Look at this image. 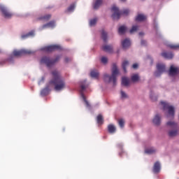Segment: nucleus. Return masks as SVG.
Returning a JSON list of instances; mask_svg holds the SVG:
<instances>
[{
    "mask_svg": "<svg viewBox=\"0 0 179 179\" xmlns=\"http://www.w3.org/2000/svg\"><path fill=\"white\" fill-rule=\"evenodd\" d=\"M52 80L49 81V85L55 86L56 92H62V90L66 88L65 78L61 76V73L58 70H53L52 71Z\"/></svg>",
    "mask_w": 179,
    "mask_h": 179,
    "instance_id": "f257e3e1",
    "label": "nucleus"
},
{
    "mask_svg": "<svg viewBox=\"0 0 179 179\" xmlns=\"http://www.w3.org/2000/svg\"><path fill=\"white\" fill-rule=\"evenodd\" d=\"M120 73V70L117 64L114 63L112 66V74L111 76L107 73L103 74V80L105 83H113V86H117V76Z\"/></svg>",
    "mask_w": 179,
    "mask_h": 179,
    "instance_id": "f03ea898",
    "label": "nucleus"
},
{
    "mask_svg": "<svg viewBox=\"0 0 179 179\" xmlns=\"http://www.w3.org/2000/svg\"><path fill=\"white\" fill-rule=\"evenodd\" d=\"M166 127L168 129V136L169 138H176V136H178L179 127L177 122H174V120H169L166 122Z\"/></svg>",
    "mask_w": 179,
    "mask_h": 179,
    "instance_id": "7ed1b4c3",
    "label": "nucleus"
},
{
    "mask_svg": "<svg viewBox=\"0 0 179 179\" xmlns=\"http://www.w3.org/2000/svg\"><path fill=\"white\" fill-rule=\"evenodd\" d=\"M60 59V55H57L55 59H51L49 57L44 56L41 59V64L45 65L48 68H51L54 66L55 62H58Z\"/></svg>",
    "mask_w": 179,
    "mask_h": 179,
    "instance_id": "20e7f679",
    "label": "nucleus"
},
{
    "mask_svg": "<svg viewBox=\"0 0 179 179\" xmlns=\"http://www.w3.org/2000/svg\"><path fill=\"white\" fill-rule=\"evenodd\" d=\"M80 93L81 98L83 99V101L85 103L87 108L90 109V103H89V101L86 100V97L85 96V94H83V92H85V90H86V89H87V87H89V83H87L86 80H82L80 82Z\"/></svg>",
    "mask_w": 179,
    "mask_h": 179,
    "instance_id": "39448f33",
    "label": "nucleus"
},
{
    "mask_svg": "<svg viewBox=\"0 0 179 179\" xmlns=\"http://www.w3.org/2000/svg\"><path fill=\"white\" fill-rule=\"evenodd\" d=\"M111 11L113 13L112 17L114 20H118L121 17V15H128L129 13V10L128 9H125L123 10H120L118 7L113 6L111 8Z\"/></svg>",
    "mask_w": 179,
    "mask_h": 179,
    "instance_id": "423d86ee",
    "label": "nucleus"
},
{
    "mask_svg": "<svg viewBox=\"0 0 179 179\" xmlns=\"http://www.w3.org/2000/svg\"><path fill=\"white\" fill-rule=\"evenodd\" d=\"M161 105L162 106V108L164 110V111H166L167 112V118L171 117L173 118V117H174V114L176 113V109L174 108V106L170 105L169 103V102L166 101H161Z\"/></svg>",
    "mask_w": 179,
    "mask_h": 179,
    "instance_id": "0eeeda50",
    "label": "nucleus"
},
{
    "mask_svg": "<svg viewBox=\"0 0 179 179\" xmlns=\"http://www.w3.org/2000/svg\"><path fill=\"white\" fill-rule=\"evenodd\" d=\"M34 50H29V49H22L20 50H14L13 52V55L14 57H20V55H23L24 54L30 55L31 54H34Z\"/></svg>",
    "mask_w": 179,
    "mask_h": 179,
    "instance_id": "6e6552de",
    "label": "nucleus"
},
{
    "mask_svg": "<svg viewBox=\"0 0 179 179\" xmlns=\"http://www.w3.org/2000/svg\"><path fill=\"white\" fill-rule=\"evenodd\" d=\"M57 50H62V48L59 45H50L41 48V51H43L44 52H51Z\"/></svg>",
    "mask_w": 179,
    "mask_h": 179,
    "instance_id": "1a4fd4ad",
    "label": "nucleus"
},
{
    "mask_svg": "<svg viewBox=\"0 0 179 179\" xmlns=\"http://www.w3.org/2000/svg\"><path fill=\"white\" fill-rule=\"evenodd\" d=\"M0 10L2 13V16L5 17V19H10L12 17L13 14L10 13L8 8L3 4H0Z\"/></svg>",
    "mask_w": 179,
    "mask_h": 179,
    "instance_id": "9d476101",
    "label": "nucleus"
},
{
    "mask_svg": "<svg viewBox=\"0 0 179 179\" xmlns=\"http://www.w3.org/2000/svg\"><path fill=\"white\" fill-rule=\"evenodd\" d=\"M164 72H166V65L163 64H157V71L154 73L155 76H156V78H159V76H162Z\"/></svg>",
    "mask_w": 179,
    "mask_h": 179,
    "instance_id": "9b49d317",
    "label": "nucleus"
},
{
    "mask_svg": "<svg viewBox=\"0 0 179 179\" xmlns=\"http://www.w3.org/2000/svg\"><path fill=\"white\" fill-rule=\"evenodd\" d=\"M179 74V67L175 66L174 64L171 65L169 71V76H177Z\"/></svg>",
    "mask_w": 179,
    "mask_h": 179,
    "instance_id": "f8f14e48",
    "label": "nucleus"
},
{
    "mask_svg": "<svg viewBox=\"0 0 179 179\" xmlns=\"http://www.w3.org/2000/svg\"><path fill=\"white\" fill-rule=\"evenodd\" d=\"M152 122L154 125L159 127L160 124H162V115L159 113H157L152 119Z\"/></svg>",
    "mask_w": 179,
    "mask_h": 179,
    "instance_id": "ddd939ff",
    "label": "nucleus"
},
{
    "mask_svg": "<svg viewBox=\"0 0 179 179\" xmlns=\"http://www.w3.org/2000/svg\"><path fill=\"white\" fill-rule=\"evenodd\" d=\"M160 170H162V165L159 162H156L152 168V173L158 174V173H160Z\"/></svg>",
    "mask_w": 179,
    "mask_h": 179,
    "instance_id": "4468645a",
    "label": "nucleus"
},
{
    "mask_svg": "<svg viewBox=\"0 0 179 179\" xmlns=\"http://www.w3.org/2000/svg\"><path fill=\"white\" fill-rule=\"evenodd\" d=\"M55 21H50V22L45 24L42 26L41 28H40L41 30H43V29H54L55 27Z\"/></svg>",
    "mask_w": 179,
    "mask_h": 179,
    "instance_id": "2eb2a0df",
    "label": "nucleus"
},
{
    "mask_svg": "<svg viewBox=\"0 0 179 179\" xmlns=\"http://www.w3.org/2000/svg\"><path fill=\"white\" fill-rule=\"evenodd\" d=\"M161 55L166 59H173V58H174V54H173L171 52H164L161 54Z\"/></svg>",
    "mask_w": 179,
    "mask_h": 179,
    "instance_id": "dca6fc26",
    "label": "nucleus"
},
{
    "mask_svg": "<svg viewBox=\"0 0 179 179\" xmlns=\"http://www.w3.org/2000/svg\"><path fill=\"white\" fill-rule=\"evenodd\" d=\"M34 36H36V33L34 30H32L28 32L27 34H22L21 36V38L22 40H26V38H29V37H34Z\"/></svg>",
    "mask_w": 179,
    "mask_h": 179,
    "instance_id": "f3484780",
    "label": "nucleus"
},
{
    "mask_svg": "<svg viewBox=\"0 0 179 179\" xmlns=\"http://www.w3.org/2000/svg\"><path fill=\"white\" fill-rule=\"evenodd\" d=\"M122 45L124 50H127V48H129V47H131V41L129 40V38H126L123 40L122 41Z\"/></svg>",
    "mask_w": 179,
    "mask_h": 179,
    "instance_id": "a211bd4d",
    "label": "nucleus"
},
{
    "mask_svg": "<svg viewBox=\"0 0 179 179\" xmlns=\"http://www.w3.org/2000/svg\"><path fill=\"white\" fill-rule=\"evenodd\" d=\"M51 85L50 83L47 85L46 87L41 91V96H47L50 93V87Z\"/></svg>",
    "mask_w": 179,
    "mask_h": 179,
    "instance_id": "6ab92c4d",
    "label": "nucleus"
},
{
    "mask_svg": "<svg viewBox=\"0 0 179 179\" xmlns=\"http://www.w3.org/2000/svg\"><path fill=\"white\" fill-rule=\"evenodd\" d=\"M102 50L106 52H113V45H103Z\"/></svg>",
    "mask_w": 179,
    "mask_h": 179,
    "instance_id": "aec40b11",
    "label": "nucleus"
},
{
    "mask_svg": "<svg viewBox=\"0 0 179 179\" xmlns=\"http://www.w3.org/2000/svg\"><path fill=\"white\" fill-rule=\"evenodd\" d=\"M157 152V150L156 148L151 147L149 148L145 149V152L147 155H154V153H156Z\"/></svg>",
    "mask_w": 179,
    "mask_h": 179,
    "instance_id": "412c9836",
    "label": "nucleus"
},
{
    "mask_svg": "<svg viewBox=\"0 0 179 179\" xmlns=\"http://www.w3.org/2000/svg\"><path fill=\"white\" fill-rule=\"evenodd\" d=\"M108 131L109 134H115V131H117V128L114 124H109L108 126Z\"/></svg>",
    "mask_w": 179,
    "mask_h": 179,
    "instance_id": "4be33fe9",
    "label": "nucleus"
},
{
    "mask_svg": "<svg viewBox=\"0 0 179 179\" xmlns=\"http://www.w3.org/2000/svg\"><path fill=\"white\" fill-rule=\"evenodd\" d=\"M101 3H103V0H96L93 5L94 9H99L101 6Z\"/></svg>",
    "mask_w": 179,
    "mask_h": 179,
    "instance_id": "5701e85b",
    "label": "nucleus"
},
{
    "mask_svg": "<svg viewBox=\"0 0 179 179\" xmlns=\"http://www.w3.org/2000/svg\"><path fill=\"white\" fill-rule=\"evenodd\" d=\"M118 33L120 35L125 34V33H127V27L125 25H122L118 28Z\"/></svg>",
    "mask_w": 179,
    "mask_h": 179,
    "instance_id": "b1692460",
    "label": "nucleus"
},
{
    "mask_svg": "<svg viewBox=\"0 0 179 179\" xmlns=\"http://www.w3.org/2000/svg\"><path fill=\"white\" fill-rule=\"evenodd\" d=\"M122 86H129V78L127 77L122 78Z\"/></svg>",
    "mask_w": 179,
    "mask_h": 179,
    "instance_id": "393cba45",
    "label": "nucleus"
},
{
    "mask_svg": "<svg viewBox=\"0 0 179 179\" xmlns=\"http://www.w3.org/2000/svg\"><path fill=\"white\" fill-rule=\"evenodd\" d=\"M101 38L104 41V43H107L108 41V35L106 32V31H101Z\"/></svg>",
    "mask_w": 179,
    "mask_h": 179,
    "instance_id": "a878e982",
    "label": "nucleus"
},
{
    "mask_svg": "<svg viewBox=\"0 0 179 179\" xmlns=\"http://www.w3.org/2000/svg\"><path fill=\"white\" fill-rule=\"evenodd\" d=\"M96 122L99 125H103V123L104 122V119L103 118V115H99L96 117Z\"/></svg>",
    "mask_w": 179,
    "mask_h": 179,
    "instance_id": "bb28decb",
    "label": "nucleus"
},
{
    "mask_svg": "<svg viewBox=\"0 0 179 179\" xmlns=\"http://www.w3.org/2000/svg\"><path fill=\"white\" fill-rule=\"evenodd\" d=\"M150 99L152 101H156L157 100V95H156V94H155V92L153 91H150Z\"/></svg>",
    "mask_w": 179,
    "mask_h": 179,
    "instance_id": "cd10ccee",
    "label": "nucleus"
},
{
    "mask_svg": "<svg viewBox=\"0 0 179 179\" xmlns=\"http://www.w3.org/2000/svg\"><path fill=\"white\" fill-rule=\"evenodd\" d=\"M145 15L142 14H139L136 17V22H143V20H145Z\"/></svg>",
    "mask_w": 179,
    "mask_h": 179,
    "instance_id": "c85d7f7f",
    "label": "nucleus"
},
{
    "mask_svg": "<svg viewBox=\"0 0 179 179\" xmlns=\"http://www.w3.org/2000/svg\"><path fill=\"white\" fill-rule=\"evenodd\" d=\"M139 27L138 25H134L129 30L130 34H134L136 31H138Z\"/></svg>",
    "mask_w": 179,
    "mask_h": 179,
    "instance_id": "c756f323",
    "label": "nucleus"
},
{
    "mask_svg": "<svg viewBox=\"0 0 179 179\" xmlns=\"http://www.w3.org/2000/svg\"><path fill=\"white\" fill-rule=\"evenodd\" d=\"M118 125L120 128L122 129V128H124V127L125 126V120L124 119H119Z\"/></svg>",
    "mask_w": 179,
    "mask_h": 179,
    "instance_id": "7c9ffc66",
    "label": "nucleus"
},
{
    "mask_svg": "<svg viewBox=\"0 0 179 179\" xmlns=\"http://www.w3.org/2000/svg\"><path fill=\"white\" fill-rule=\"evenodd\" d=\"M128 65H129V62L126 60L122 62V67L124 72H127V66H128Z\"/></svg>",
    "mask_w": 179,
    "mask_h": 179,
    "instance_id": "2f4dec72",
    "label": "nucleus"
},
{
    "mask_svg": "<svg viewBox=\"0 0 179 179\" xmlns=\"http://www.w3.org/2000/svg\"><path fill=\"white\" fill-rule=\"evenodd\" d=\"M131 81L138 82L139 80V75L138 74H133L131 77Z\"/></svg>",
    "mask_w": 179,
    "mask_h": 179,
    "instance_id": "473e14b6",
    "label": "nucleus"
},
{
    "mask_svg": "<svg viewBox=\"0 0 179 179\" xmlns=\"http://www.w3.org/2000/svg\"><path fill=\"white\" fill-rule=\"evenodd\" d=\"M120 99L122 100H125V99H128V94L125 93V92L121 90L120 91Z\"/></svg>",
    "mask_w": 179,
    "mask_h": 179,
    "instance_id": "72a5a7b5",
    "label": "nucleus"
},
{
    "mask_svg": "<svg viewBox=\"0 0 179 179\" xmlns=\"http://www.w3.org/2000/svg\"><path fill=\"white\" fill-rule=\"evenodd\" d=\"M75 8H76V6L75 4H71L68 8H67V12L69 13H72L73 10H75Z\"/></svg>",
    "mask_w": 179,
    "mask_h": 179,
    "instance_id": "f704fd0d",
    "label": "nucleus"
},
{
    "mask_svg": "<svg viewBox=\"0 0 179 179\" xmlns=\"http://www.w3.org/2000/svg\"><path fill=\"white\" fill-rule=\"evenodd\" d=\"M90 76L91 78H94L95 79H96V78H99V72L96 71H92L90 73Z\"/></svg>",
    "mask_w": 179,
    "mask_h": 179,
    "instance_id": "c9c22d12",
    "label": "nucleus"
},
{
    "mask_svg": "<svg viewBox=\"0 0 179 179\" xmlns=\"http://www.w3.org/2000/svg\"><path fill=\"white\" fill-rule=\"evenodd\" d=\"M96 23H97V18H93L90 20V26L92 27L93 26L96 25Z\"/></svg>",
    "mask_w": 179,
    "mask_h": 179,
    "instance_id": "e433bc0d",
    "label": "nucleus"
},
{
    "mask_svg": "<svg viewBox=\"0 0 179 179\" xmlns=\"http://www.w3.org/2000/svg\"><path fill=\"white\" fill-rule=\"evenodd\" d=\"M168 47H170L172 50H177L179 48V45L169 44Z\"/></svg>",
    "mask_w": 179,
    "mask_h": 179,
    "instance_id": "4c0bfd02",
    "label": "nucleus"
},
{
    "mask_svg": "<svg viewBox=\"0 0 179 179\" xmlns=\"http://www.w3.org/2000/svg\"><path fill=\"white\" fill-rule=\"evenodd\" d=\"M101 62H102V64H104V65H106V64L108 62V59L106 57H102L101 59Z\"/></svg>",
    "mask_w": 179,
    "mask_h": 179,
    "instance_id": "58836bf2",
    "label": "nucleus"
},
{
    "mask_svg": "<svg viewBox=\"0 0 179 179\" xmlns=\"http://www.w3.org/2000/svg\"><path fill=\"white\" fill-rule=\"evenodd\" d=\"M154 29H155V30H156V31H157V30H159V25H158L157 21H156V20H154Z\"/></svg>",
    "mask_w": 179,
    "mask_h": 179,
    "instance_id": "ea45409f",
    "label": "nucleus"
},
{
    "mask_svg": "<svg viewBox=\"0 0 179 179\" xmlns=\"http://www.w3.org/2000/svg\"><path fill=\"white\" fill-rule=\"evenodd\" d=\"M50 17H51V15L48 14L45 16L41 17V19H44L45 20H48V19H50Z\"/></svg>",
    "mask_w": 179,
    "mask_h": 179,
    "instance_id": "a19ab883",
    "label": "nucleus"
},
{
    "mask_svg": "<svg viewBox=\"0 0 179 179\" xmlns=\"http://www.w3.org/2000/svg\"><path fill=\"white\" fill-rule=\"evenodd\" d=\"M131 68L133 69H138L139 68V64H138V63H135L132 65Z\"/></svg>",
    "mask_w": 179,
    "mask_h": 179,
    "instance_id": "79ce46f5",
    "label": "nucleus"
},
{
    "mask_svg": "<svg viewBox=\"0 0 179 179\" xmlns=\"http://www.w3.org/2000/svg\"><path fill=\"white\" fill-rule=\"evenodd\" d=\"M141 45H146V41H145V40H141Z\"/></svg>",
    "mask_w": 179,
    "mask_h": 179,
    "instance_id": "37998d69",
    "label": "nucleus"
},
{
    "mask_svg": "<svg viewBox=\"0 0 179 179\" xmlns=\"http://www.w3.org/2000/svg\"><path fill=\"white\" fill-rule=\"evenodd\" d=\"M45 80V78L44 77H42V78L41 79V80L38 82V85H41V83H43Z\"/></svg>",
    "mask_w": 179,
    "mask_h": 179,
    "instance_id": "c03bdc74",
    "label": "nucleus"
},
{
    "mask_svg": "<svg viewBox=\"0 0 179 179\" xmlns=\"http://www.w3.org/2000/svg\"><path fill=\"white\" fill-rule=\"evenodd\" d=\"M8 62H10V64H13V57H10L8 59Z\"/></svg>",
    "mask_w": 179,
    "mask_h": 179,
    "instance_id": "a18cd8bd",
    "label": "nucleus"
},
{
    "mask_svg": "<svg viewBox=\"0 0 179 179\" xmlns=\"http://www.w3.org/2000/svg\"><path fill=\"white\" fill-rule=\"evenodd\" d=\"M64 61H65V62H66V63L70 62L71 58H69V57H65Z\"/></svg>",
    "mask_w": 179,
    "mask_h": 179,
    "instance_id": "49530a36",
    "label": "nucleus"
},
{
    "mask_svg": "<svg viewBox=\"0 0 179 179\" xmlns=\"http://www.w3.org/2000/svg\"><path fill=\"white\" fill-rule=\"evenodd\" d=\"M138 34H139V36H143L144 34H143V32H140Z\"/></svg>",
    "mask_w": 179,
    "mask_h": 179,
    "instance_id": "de8ad7c7",
    "label": "nucleus"
},
{
    "mask_svg": "<svg viewBox=\"0 0 179 179\" xmlns=\"http://www.w3.org/2000/svg\"><path fill=\"white\" fill-rule=\"evenodd\" d=\"M122 1H125V0H122Z\"/></svg>",
    "mask_w": 179,
    "mask_h": 179,
    "instance_id": "09e8293b",
    "label": "nucleus"
},
{
    "mask_svg": "<svg viewBox=\"0 0 179 179\" xmlns=\"http://www.w3.org/2000/svg\"><path fill=\"white\" fill-rule=\"evenodd\" d=\"M0 52H1V50H0Z\"/></svg>",
    "mask_w": 179,
    "mask_h": 179,
    "instance_id": "8fccbe9b",
    "label": "nucleus"
}]
</instances>
